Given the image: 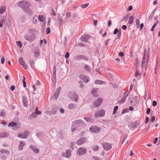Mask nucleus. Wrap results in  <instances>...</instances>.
<instances>
[{
	"label": "nucleus",
	"mask_w": 160,
	"mask_h": 160,
	"mask_svg": "<svg viewBox=\"0 0 160 160\" xmlns=\"http://www.w3.org/2000/svg\"><path fill=\"white\" fill-rule=\"evenodd\" d=\"M18 6L21 7L23 10L29 14H31L33 13L32 11L29 7L31 6L30 2L25 1H22L19 2L18 3Z\"/></svg>",
	"instance_id": "obj_1"
},
{
	"label": "nucleus",
	"mask_w": 160,
	"mask_h": 160,
	"mask_svg": "<svg viewBox=\"0 0 160 160\" xmlns=\"http://www.w3.org/2000/svg\"><path fill=\"white\" fill-rule=\"evenodd\" d=\"M84 125L82 120L78 119L75 120L72 123L71 128L72 132H74L76 130H78L82 128Z\"/></svg>",
	"instance_id": "obj_2"
},
{
	"label": "nucleus",
	"mask_w": 160,
	"mask_h": 160,
	"mask_svg": "<svg viewBox=\"0 0 160 160\" xmlns=\"http://www.w3.org/2000/svg\"><path fill=\"white\" fill-rule=\"evenodd\" d=\"M87 149L82 147L78 148L76 152L77 155L81 156L85 155L87 152Z\"/></svg>",
	"instance_id": "obj_3"
},
{
	"label": "nucleus",
	"mask_w": 160,
	"mask_h": 160,
	"mask_svg": "<svg viewBox=\"0 0 160 160\" xmlns=\"http://www.w3.org/2000/svg\"><path fill=\"white\" fill-rule=\"evenodd\" d=\"M24 38L26 40L29 42H32L36 39V36L35 34H32L30 35H26L24 36Z\"/></svg>",
	"instance_id": "obj_4"
},
{
	"label": "nucleus",
	"mask_w": 160,
	"mask_h": 160,
	"mask_svg": "<svg viewBox=\"0 0 160 160\" xmlns=\"http://www.w3.org/2000/svg\"><path fill=\"white\" fill-rule=\"evenodd\" d=\"M139 125V123L137 122H131L129 124L128 127L130 129L133 130L138 127Z\"/></svg>",
	"instance_id": "obj_5"
},
{
	"label": "nucleus",
	"mask_w": 160,
	"mask_h": 160,
	"mask_svg": "<svg viewBox=\"0 0 160 160\" xmlns=\"http://www.w3.org/2000/svg\"><path fill=\"white\" fill-rule=\"evenodd\" d=\"M20 124H17V123L13 122L9 123L8 125V127H12L14 130L18 129L20 128Z\"/></svg>",
	"instance_id": "obj_6"
},
{
	"label": "nucleus",
	"mask_w": 160,
	"mask_h": 160,
	"mask_svg": "<svg viewBox=\"0 0 160 160\" xmlns=\"http://www.w3.org/2000/svg\"><path fill=\"white\" fill-rule=\"evenodd\" d=\"M105 113V110L104 109H101L100 110L97 111L95 113L94 117L95 118H97L98 117H103Z\"/></svg>",
	"instance_id": "obj_7"
},
{
	"label": "nucleus",
	"mask_w": 160,
	"mask_h": 160,
	"mask_svg": "<svg viewBox=\"0 0 160 160\" xmlns=\"http://www.w3.org/2000/svg\"><path fill=\"white\" fill-rule=\"evenodd\" d=\"M100 129L99 127L94 126H91L89 128L90 131L95 133H98L100 132Z\"/></svg>",
	"instance_id": "obj_8"
},
{
	"label": "nucleus",
	"mask_w": 160,
	"mask_h": 160,
	"mask_svg": "<svg viewBox=\"0 0 160 160\" xmlns=\"http://www.w3.org/2000/svg\"><path fill=\"white\" fill-rule=\"evenodd\" d=\"M79 78L80 79L83 80L86 83H88L89 81V77L87 75L84 74H80L79 75Z\"/></svg>",
	"instance_id": "obj_9"
},
{
	"label": "nucleus",
	"mask_w": 160,
	"mask_h": 160,
	"mask_svg": "<svg viewBox=\"0 0 160 160\" xmlns=\"http://www.w3.org/2000/svg\"><path fill=\"white\" fill-rule=\"evenodd\" d=\"M70 98L75 102H77L78 100V97L77 95L74 93H71L69 95Z\"/></svg>",
	"instance_id": "obj_10"
},
{
	"label": "nucleus",
	"mask_w": 160,
	"mask_h": 160,
	"mask_svg": "<svg viewBox=\"0 0 160 160\" xmlns=\"http://www.w3.org/2000/svg\"><path fill=\"white\" fill-rule=\"evenodd\" d=\"M86 140V137L81 138L77 141L76 143L78 145L81 146L85 142Z\"/></svg>",
	"instance_id": "obj_11"
},
{
	"label": "nucleus",
	"mask_w": 160,
	"mask_h": 160,
	"mask_svg": "<svg viewBox=\"0 0 160 160\" xmlns=\"http://www.w3.org/2000/svg\"><path fill=\"white\" fill-rule=\"evenodd\" d=\"M102 102V99L101 98H99L97 100L94 101L93 105L95 107H97L99 106Z\"/></svg>",
	"instance_id": "obj_12"
},
{
	"label": "nucleus",
	"mask_w": 160,
	"mask_h": 160,
	"mask_svg": "<svg viewBox=\"0 0 160 160\" xmlns=\"http://www.w3.org/2000/svg\"><path fill=\"white\" fill-rule=\"evenodd\" d=\"M28 133L29 132L28 131H24V132L18 133V136L20 138H25L27 137Z\"/></svg>",
	"instance_id": "obj_13"
},
{
	"label": "nucleus",
	"mask_w": 160,
	"mask_h": 160,
	"mask_svg": "<svg viewBox=\"0 0 160 160\" xmlns=\"http://www.w3.org/2000/svg\"><path fill=\"white\" fill-rule=\"evenodd\" d=\"M71 151L69 149H67L65 152L62 153V156L66 158H68L71 155Z\"/></svg>",
	"instance_id": "obj_14"
},
{
	"label": "nucleus",
	"mask_w": 160,
	"mask_h": 160,
	"mask_svg": "<svg viewBox=\"0 0 160 160\" xmlns=\"http://www.w3.org/2000/svg\"><path fill=\"white\" fill-rule=\"evenodd\" d=\"M103 146L104 149L107 151L110 150L112 148V145L108 143H104L103 144Z\"/></svg>",
	"instance_id": "obj_15"
},
{
	"label": "nucleus",
	"mask_w": 160,
	"mask_h": 160,
	"mask_svg": "<svg viewBox=\"0 0 160 160\" xmlns=\"http://www.w3.org/2000/svg\"><path fill=\"white\" fill-rule=\"evenodd\" d=\"M22 102L23 104V106L24 107H27L28 106V99L25 96L22 97Z\"/></svg>",
	"instance_id": "obj_16"
},
{
	"label": "nucleus",
	"mask_w": 160,
	"mask_h": 160,
	"mask_svg": "<svg viewBox=\"0 0 160 160\" xmlns=\"http://www.w3.org/2000/svg\"><path fill=\"white\" fill-rule=\"evenodd\" d=\"M75 59L77 60H79L83 59L85 61H87L88 60V58L82 55H78L75 58Z\"/></svg>",
	"instance_id": "obj_17"
},
{
	"label": "nucleus",
	"mask_w": 160,
	"mask_h": 160,
	"mask_svg": "<svg viewBox=\"0 0 160 160\" xmlns=\"http://www.w3.org/2000/svg\"><path fill=\"white\" fill-rule=\"evenodd\" d=\"M18 62L19 64L22 65L25 69H27V64L23 62V59L21 57L19 58Z\"/></svg>",
	"instance_id": "obj_18"
},
{
	"label": "nucleus",
	"mask_w": 160,
	"mask_h": 160,
	"mask_svg": "<svg viewBox=\"0 0 160 160\" xmlns=\"http://www.w3.org/2000/svg\"><path fill=\"white\" fill-rule=\"evenodd\" d=\"M89 38V35H85L81 37V39L83 42H87Z\"/></svg>",
	"instance_id": "obj_19"
},
{
	"label": "nucleus",
	"mask_w": 160,
	"mask_h": 160,
	"mask_svg": "<svg viewBox=\"0 0 160 160\" xmlns=\"http://www.w3.org/2000/svg\"><path fill=\"white\" fill-rule=\"evenodd\" d=\"M56 66L55 65H54L53 67V77L54 78V80H55V83H56Z\"/></svg>",
	"instance_id": "obj_20"
},
{
	"label": "nucleus",
	"mask_w": 160,
	"mask_h": 160,
	"mask_svg": "<svg viewBox=\"0 0 160 160\" xmlns=\"http://www.w3.org/2000/svg\"><path fill=\"white\" fill-rule=\"evenodd\" d=\"M29 148L32 150L35 153H38L39 151V149L37 148L35 146H34L32 145H31L30 146Z\"/></svg>",
	"instance_id": "obj_21"
},
{
	"label": "nucleus",
	"mask_w": 160,
	"mask_h": 160,
	"mask_svg": "<svg viewBox=\"0 0 160 160\" xmlns=\"http://www.w3.org/2000/svg\"><path fill=\"white\" fill-rule=\"evenodd\" d=\"M98 91V88H94L92 89V93L94 97H97L98 96V95L97 93V92Z\"/></svg>",
	"instance_id": "obj_22"
},
{
	"label": "nucleus",
	"mask_w": 160,
	"mask_h": 160,
	"mask_svg": "<svg viewBox=\"0 0 160 160\" xmlns=\"http://www.w3.org/2000/svg\"><path fill=\"white\" fill-rule=\"evenodd\" d=\"M9 133L7 132H3L0 134V138L8 137L9 136Z\"/></svg>",
	"instance_id": "obj_23"
},
{
	"label": "nucleus",
	"mask_w": 160,
	"mask_h": 160,
	"mask_svg": "<svg viewBox=\"0 0 160 160\" xmlns=\"http://www.w3.org/2000/svg\"><path fill=\"white\" fill-rule=\"evenodd\" d=\"M25 145L24 142L23 141H21L19 142V147L20 150L21 151L22 150L23 147Z\"/></svg>",
	"instance_id": "obj_24"
},
{
	"label": "nucleus",
	"mask_w": 160,
	"mask_h": 160,
	"mask_svg": "<svg viewBox=\"0 0 160 160\" xmlns=\"http://www.w3.org/2000/svg\"><path fill=\"white\" fill-rule=\"evenodd\" d=\"M0 152L2 154H6L7 155H8L9 154V151L8 150H6L5 149H1Z\"/></svg>",
	"instance_id": "obj_25"
},
{
	"label": "nucleus",
	"mask_w": 160,
	"mask_h": 160,
	"mask_svg": "<svg viewBox=\"0 0 160 160\" xmlns=\"http://www.w3.org/2000/svg\"><path fill=\"white\" fill-rule=\"evenodd\" d=\"M84 68L85 71L88 72H90L91 71L90 66L88 65H85L84 66Z\"/></svg>",
	"instance_id": "obj_26"
},
{
	"label": "nucleus",
	"mask_w": 160,
	"mask_h": 160,
	"mask_svg": "<svg viewBox=\"0 0 160 160\" xmlns=\"http://www.w3.org/2000/svg\"><path fill=\"white\" fill-rule=\"evenodd\" d=\"M95 83L96 84L100 85L103 84L105 83L102 80H96L95 82Z\"/></svg>",
	"instance_id": "obj_27"
},
{
	"label": "nucleus",
	"mask_w": 160,
	"mask_h": 160,
	"mask_svg": "<svg viewBox=\"0 0 160 160\" xmlns=\"http://www.w3.org/2000/svg\"><path fill=\"white\" fill-rule=\"evenodd\" d=\"M84 119L87 122H92L93 121L94 119L91 118H84Z\"/></svg>",
	"instance_id": "obj_28"
},
{
	"label": "nucleus",
	"mask_w": 160,
	"mask_h": 160,
	"mask_svg": "<svg viewBox=\"0 0 160 160\" xmlns=\"http://www.w3.org/2000/svg\"><path fill=\"white\" fill-rule=\"evenodd\" d=\"M6 10V7L5 6H2L0 8V13L1 14H2Z\"/></svg>",
	"instance_id": "obj_29"
},
{
	"label": "nucleus",
	"mask_w": 160,
	"mask_h": 160,
	"mask_svg": "<svg viewBox=\"0 0 160 160\" xmlns=\"http://www.w3.org/2000/svg\"><path fill=\"white\" fill-rule=\"evenodd\" d=\"M37 117L36 114L35 113H32L28 118V119H32L33 118H36Z\"/></svg>",
	"instance_id": "obj_30"
},
{
	"label": "nucleus",
	"mask_w": 160,
	"mask_h": 160,
	"mask_svg": "<svg viewBox=\"0 0 160 160\" xmlns=\"http://www.w3.org/2000/svg\"><path fill=\"white\" fill-rule=\"evenodd\" d=\"M133 102L135 105L137 104L138 102V97L137 96H135L133 98Z\"/></svg>",
	"instance_id": "obj_31"
},
{
	"label": "nucleus",
	"mask_w": 160,
	"mask_h": 160,
	"mask_svg": "<svg viewBox=\"0 0 160 160\" xmlns=\"http://www.w3.org/2000/svg\"><path fill=\"white\" fill-rule=\"evenodd\" d=\"M76 105L74 103H71L68 105V107L69 109H73L76 108Z\"/></svg>",
	"instance_id": "obj_32"
},
{
	"label": "nucleus",
	"mask_w": 160,
	"mask_h": 160,
	"mask_svg": "<svg viewBox=\"0 0 160 160\" xmlns=\"http://www.w3.org/2000/svg\"><path fill=\"white\" fill-rule=\"evenodd\" d=\"M58 23L60 25H61L62 22V17L59 16L57 19Z\"/></svg>",
	"instance_id": "obj_33"
},
{
	"label": "nucleus",
	"mask_w": 160,
	"mask_h": 160,
	"mask_svg": "<svg viewBox=\"0 0 160 160\" xmlns=\"http://www.w3.org/2000/svg\"><path fill=\"white\" fill-rule=\"evenodd\" d=\"M146 59V56H143V59L141 62V67L142 68H143L144 67V65L145 63Z\"/></svg>",
	"instance_id": "obj_34"
},
{
	"label": "nucleus",
	"mask_w": 160,
	"mask_h": 160,
	"mask_svg": "<svg viewBox=\"0 0 160 160\" xmlns=\"http://www.w3.org/2000/svg\"><path fill=\"white\" fill-rule=\"evenodd\" d=\"M129 21L128 23L130 24H132L133 22L134 18L133 16H130L129 18Z\"/></svg>",
	"instance_id": "obj_35"
},
{
	"label": "nucleus",
	"mask_w": 160,
	"mask_h": 160,
	"mask_svg": "<svg viewBox=\"0 0 160 160\" xmlns=\"http://www.w3.org/2000/svg\"><path fill=\"white\" fill-rule=\"evenodd\" d=\"M158 22V21H157L152 26V28L151 29V31H153L154 28L156 27V26Z\"/></svg>",
	"instance_id": "obj_36"
},
{
	"label": "nucleus",
	"mask_w": 160,
	"mask_h": 160,
	"mask_svg": "<svg viewBox=\"0 0 160 160\" xmlns=\"http://www.w3.org/2000/svg\"><path fill=\"white\" fill-rule=\"evenodd\" d=\"M70 145V148L72 149H73L75 145V143L74 142H71Z\"/></svg>",
	"instance_id": "obj_37"
},
{
	"label": "nucleus",
	"mask_w": 160,
	"mask_h": 160,
	"mask_svg": "<svg viewBox=\"0 0 160 160\" xmlns=\"http://www.w3.org/2000/svg\"><path fill=\"white\" fill-rule=\"evenodd\" d=\"M126 98L123 96L122 99L119 101L118 103H122L123 102L126 101Z\"/></svg>",
	"instance_id": "obj_38"
},
{
	"label": "nucleus",
	"mask_w": 160,
	"mask_h": 160,
	"mask_svg": "<svg viewBox=\"0 0 160 160\" xmlns=\"http://www.w3.org/2000/svg\"><path fill=\"white\" fill-rule=\"evenodd\" d=\"M59 94L58 93H55L52 96V98L54 100H56L59 96Z\"/></svg>",
	"instance_id": "obj_39"
},
{
	"label": "nucleus",
	"mask_w": 160,
	"mask_h": 160,
	"mask_svg": "<svg viewBox=\"0 0 160 160\" xmlns=\"http://www.w3.org/2000/svg\"><path fill=\"white\" fill-rule=\"evenodd\" d=\"M26 78L24 77H23L22 83L23 84V87L24 88L26 87V83L25 82Z\"/></svg>",
	"instance_id": "obj_40"
},
{
	"label": "nucleus",
	"mask_w": 160,
	"mask_h": 160,
	"mask_svg": "<svg viewBox=\"0 0 160 160\" xmlns=\"http://www.w3.org/2000/svg\"><path fill=\"white\" fill-rule=\"evenodd\" d=\"M0 158H1L4 160L6 159V156L2 153L0 154Z\"/></svg>",
	"instance_id": "obj_41"
},
{
	"label": "nucleus",
	"mask_w": 160,
	"mask_h": 160,
	"mask_svg": "<svg viewBox=\"0 0 160 160\" xmlns=\"http://www.w3.org/2000/svg\"><path fill=\"white\" fill-rule=\"evenodd\" d=\"M99 147L98 146L95 145L93 148V150L94 151H97L99 149Z\"/></svg>",
	"instance_id": "obj_42"
},
{
	"label": "nucleus",
	"mask_w": 160,
	"mask_h": 160,
	"mask_svg": "<svg viewBox=\"0 0 160 160\" xmlns=\"http://www.w3.org/2000/svg\"><path fill=\"white\" fill-rule=\"evenodd\" d=\"M16 43L20 48H21L22 47V44L21 41H18L16 42Z\"/></svg>",
	"instance_id": "obj_43"
},
{
	"label": "nucleus",
	"mask_w": 160,
	"mask_h": 160,
	"mask_svg": "<svg viewBox=\"0 0 160 160\" xmlns=\"http://www.w3.org/2000/svg\"><path fill=\"white\" fill-rule=\"evenodd\" d=\"M89 4L88 3L82 4L81 5V7L82 8H85L87 7L89 5Z\"/></svg>",
	"instance_id": "obj_44"
},
{
	"label": "nucleus",
	"mask_w": 160,
	"mask_h": 160,
	"mask_svg": "<svg viewBox=\"0 0 160 160\" xmlns=\"http://www.w3.org/2000/svg\"><path fill=\"white\" fill-rule=\"evenodd\" d=\"M118 106H115L113 109V114H114L116 112L117 110L118 109Z\"/></svg>",
	"instance_id": "obj_45"
},
{
	"label": "nucleus",
	"mask_w": 160,
	"mask_h": 160,
	"mask_svg": "<svg viewBox=\"0 0 160 160\" xmlns=\"http://www.w3.org/2000/svg\"><path fill=\"white\" fill-rule=\"evenodd\" d=\"M6 23L7 26H10L11 25V22L9 19L6 20Z\"/></svg>",
	"instance_id": "obj_46"
},
{
	"label": "nucleus",
	"mask_w": 160,
	"mask_h": 160,
	"mask_svg": "<svg viewBox=\"0 0 160 160\" xmlns=\"http://www.w3.org/2000/svg\"><path fill=\"white\" fill-rule=\"evenodd\" d=\"M130 92L129 91L125 92L123 93V96L127 98Z\"/></svg>",
	"instance_id": "obj_47"
},
{
	"label": "nucleus",
	"mask_w": 160,
	"mask_h": 160,
	"mask_svg": "<svg viewBox=\"0 0 160 160\" xmlns=\"http://www.w3.org/2000/svg\"><path fill=\"white\" fill-rule=\"evenodd\" d=\"M35 113L36 114H41V112L38 110V108L37 107L35 109Z\"/></svg>",
	"instance_id": "obj_48"
},
{
	"label": "nucleus",
	"mask_w": 160,
	"mask_h": 160,
	"mask_svg": "<svg viewBox=\"0 0 160 160\" xmlns=\"http://www.w3.org/2000/svg\"><path fill=\"white\" fill-rule=\"evenodd\" d=\"M38 19L39 21L42 22L43 21V16H41L40 15H39L38 17Z\"/></svg>",
	"instance_id": "obj_49"
},
{
	"label": "nucleus",
	"mask_w": 160,
	"mask_h": 160,
	"mask_svg": "<svg viewBox=\"0 0 160 160\" xmlns=\"http://www.w3.org/2000/svg\"><path fill=\"white\" fill-rule=\"evenodd\" d=\"M37 21V17L35 16L32 19V22L34 24H36Z\"/></svg>",
	"instance_id": "obj_50"
},
{
	"label": "nucleus",
	"mask_w": 160,
	"mask_h": 160,
	"mask_svg": "<svg viewBox=\"0 0 160 160\" xmlns=\"http://www.w3.org/2000/svg\"><path fill=\"white\" fill-rule=\"evenodd\" d=\"M136 24L137 28H138L139 27V21L138 19H137L136 20Z\"/></svg>",
	"instance_id": "obj_51"
},
{
	"label": "nucleus",
	"mask_w": 160,
	"mask_h": 160,
	"mask_svg": "<svg viewBox=\"0 0 160 160\" xmlns=\"http://www.w3.org/2000/svg\"><path fill=\"white\" fill-rule=\"evenodd\" d=\"M61 87H59L58 88L56 89L55 93H58V94H59L60 91L61 89Z\"/></svg>",
	"instance_id": "obj_52"
},
{
	"label": "nucleus",
	"mask_w": 160,
	"mask_h": 160,
	"mask_svg": "<svg viewBox=\"0 0 160 160\" xmlns=\"http://www.w3.org/2000/svg\"><path fill=\"white\" fill-rule=\"evenodd\" d=\"M129 18V16L128 15H126L125 16L122 20V21H127Z\"/></svg>",
	"instance_id": "obj_53"
},
{
	"label": "nucleus",
	"mask_w": 160,
	"mask_h": 160,
	"mask_svg": "<svg viewBox=\"0 0 160 160\" xmlns=\"http://www.w3.org/2000/svg\"><path fill=\"white\" fill-rule=\"evenodd\" d=\"M46 33L47 34H49L50 32V29L49 27H48L46 31Z\"/></svg>",
	"instance_id": "obj_54"
},
{
	"label": "nucleus",
	"mask_w": 160,
	"mask_h": 160,
	"mask_svg": "<svg viewBox=\"0 0 160 160\" xmlns=\"http://www.w3.org/2000/svg\"><path fill=\"white\" fill-rule=\"evenodd\" d=\"M40 55V53L38 52H36L34 53V57H38Z\"/></svg>",
	"instance_id": "obj_55"
},
{
	"label": "nucleus",
	"mask_w": 160,
	"mask_h": 160,
	"mask_svg": "<svg viewBox=\"0 0 160 160\" xmlns=\"http://www.w3.org/2000/svg\"><path fill=\"white\" fill-rule=\"evenodd\" d=\"M5 19L4 18H2L1 20L0 21V23H2V24L5 23Z\"/></svg>",
	"instance_id": "obj_56"
},
{
	"label": "nucleus",
	"mask_w": 160,
	"mask_h": 160,
	"mask_svg": "<svg viewBox=\"0 0 160 160\" xmlns=\"http://www.w3.org/2000/svg\"><path fill=\"white\" fill-rule=\"evenodd\" d=\"M29 63L30 65V66L31 67L32 66H33L34 64V62L32 60H31L29 61Z\"/></svg>",
	"instance_id": "obj_57"
},
{
	"label": "nucleus",
	"mask_w": 160,
	"mask_h": 160,
	"mask_svg": "<svg viewBox=\"0 0 160 160\" xmlns=\"http://www.w3.org/2000/svg\"><path fill=\"white\" fill-rule=\"evenodd\" d=\"M56 109H52L50 113L52 114H55V113L56 112Z\"/></svg>",
	"instance_id": "obj_58"
},
{
	"label": "nucleus",
	"mask_w": 160,
	"mask_h": 160,
	"mask_svg": "<svg viewBox=\"0 0 160 160\" xmlns=\"http://www.w3.org/2000/svg\"><path fill=\"white\" fill-rule=\"evenodd\" d=\"M155 119V116H152L150 119V122H153Z\"/></svg>",
	"instance_id": "obj_59"
},
{
	"label": "nucleus",
	"mask_w": 160,
	"mask_h": 160,
	"mask_svg": "<svg viewBox=\"0 0 160 160\" xmlns=\"http://www.w3.org/2000/svg\"><path fill=\"white\" fill-rule=\"evenodd\" d=\"M118 29L117 28H115L113 32V34L114 35L116 34L117 33H118Z\"/></svg>",
	"instance_id": "obj_60"
},
{
	"label": "nucleus",
	"mask_w": 160,
	"mask_h": 160,
	"mask_svg": "<svg viewBox=\"0 0 160 160\" xmlns=\"http://www.w3.org/2000/svg\"><path fill=\"white\" fill-rule=\"evenodd\" d=\"M93 158L94 160H100V158L99 157L95 156H93Z\"/></svg>",
	"instance_id": "obj_61"
},
{
	"label": "nucleus",
	"mask_w": 160,
	"mask_h": 160,
	"mask_svg": "<svg viewBox=\"0 0 160 160\" xmlns=\"http://www.w3.org/2000/svg\"><path fill=\"white\" fill-rule=\"evenodd\" d=\"M154 15V14H153V13H152L148 17V19H151L153 17Z\"/></svg>",
	"instance_id": "obj_62"
},
{
	"label": "nucleus",
	"mask_w": 160,
	"mask_h": 160,
	"mask_svg": "<svg viewBox=\"0 0 160 160\" xmlns=\"http://www.w3.org/2000/svg\"><path fill=\"white\" fill-rule=\"evenodd\" d=\"M5 62V58L3 57L1 58V62L2 64H3Z\"/></svg>",
	"instance_id": "obj_63"
},
{
	"label": "nucleus",
	"mask_w": 160,
	"mask_h": 160,
	"mask_svg": "<svg viewBox=\"0 0 160 160\" xmlns=\"http://www.w3.org/2000/svg\"><path fill=\"white\" fill-rule=\"evenodd\" d=\"M151 111V109L150 108H148L147 110L146 113L147 114H150Z\"/></svg>",
	"instance_id": "obj_64"
}]
</instances>
